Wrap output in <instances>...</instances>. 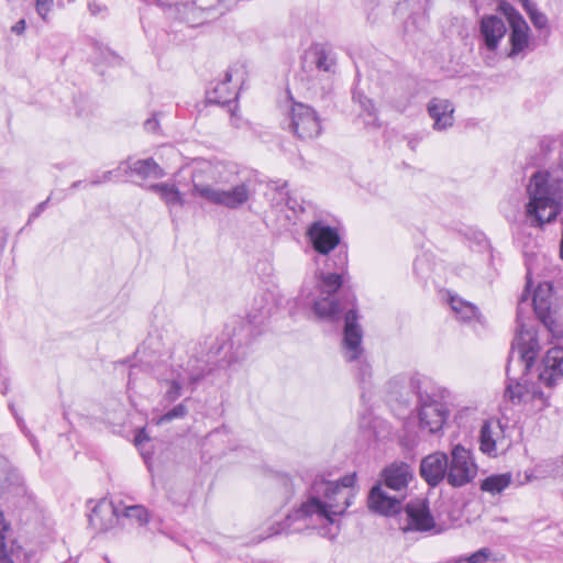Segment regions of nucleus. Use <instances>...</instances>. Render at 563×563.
Returning a JSON list of instances; mask_svg holds the SVG:
<instances>
[{
    "mask_svg": "<svg viewBox=\"0 0 563 563\" xmlns=\"http://www.w3.org/2000/svg\"><path fill=\"white\" fill-rule=\"evenodd\" d=\"M529 286L530 280L528 279L518 303L517 334L511 343L507 360V385L504 397L512 404L538 400L543 408L550 405V394L545 393L540 385L552 389L556 382L563 377V349L554 346L547 352L539 367L538 383L528 385L526 376L533 367L540 353L537 331L532 327H528L522 319V306L528 300L526 292Z\"/></svg>",
    "mask_w": 563,
    "mask_h": 563,
    "instance_id": "nucleus-1",
    "label": "nucleus"
},
{
    "mask_svg": "<svg viewBox=\"0 0 563 563\" xmlns=\"http://www.w3.org/2000/svg\"><path fill=\"white\" fill-rule=\"evenodd\" d=\"M346 266L347 253L345 251H340L332 258H328L327 267L341 273H320L319 296L313 301L312 309L319 319L329 322L340 320L344 312L342 347L345 358L353 362L358 360L363 353V330L358 323L356 297L350 289L344 288L343 272Z\"/></svg>",
    "mask_w": 563,
    "mask_h": 563,
    "instance_id": "nucleus-2",
    "label": "nucleus"
},
{
    "mask_svg": "<svg viewBox=\"0 0 563 563\" xmlns=\"http://www.w3.org/2000/svg\"><path fill=\"white\" fill-rule=\"evenodd\" d=\"M356 482V474H347L336 482L316 477L309 490V497L295 512L296 519L317 515L334 522V516H341L350 507L354 498L352 489Z\"/></svg>",
    "mask_w": 563,
    "mask_h": 563,
    "instance_id": "nucleus-3",
    "label": "nucleus"
},
{
    "mask_svg": "<svg viewBox=\"0 0 563 563\" xmlns=\"http://www.w3.org/2000/svg\"><path fill=\"white\" fill-rule=\"evenodd\" d=\"M526 218L531 227L543 228L556 220L563 209V179L549 170H538L527 187Z\"/></svg>",
    "mask_w": 563,
    "mask_h": 563,
    "instance_id": "nucleus-4",
    "label": "nucleus"
},
{
    "mask_svg": "<svg viewBox=\"0 0 563 563\" xmlns=\"http://www.w3.org/2000/svg\"><path fill=\"white\" fill-rule=\"evenodd\" d=\"M218 167L209 162L198 163L191 170V187L188 192L209 203L223 206L229 209H238L243 206L251 196V189L246 181H243L232 189L221 190L213 187L217 183Z\"/></svg>",
    "mask_w": 563,
    "mask_h": 563,
    "instance_id": "nucleus-5",
    "label": "nucleus"
},
{
    "mask_svg": "<svg viewBox=\"0 0 563 563\" xmlns=\"http://www.w3.org/2000/svg\"><path fill=\"white\" fill-rule=\"evenodd\" d=\"M409 388L416 394L418 399L420 428L431 434L441 432L450 413L445 405L434 399L429 394L423 393L421 390V383L416 377L410 378Z\"/></svg>",
    "mask_w": 563,
    "mask_h": 563,
    "instance_id": "nucleus-6",
    "label": "nucleus"
},
{
    "mask_svg": "<svg viewBox=\"0 0 563 563\" xmlns=\"http://www.w3.org/2000/svg\"><path fill=\"white\" fill-rule=\"evenodd\" d=\"M477 467L470 450L461 444L453 446L451 461H448V484L452 487H462L471 483L476 476Z\"/></svg>",
    "mask_w": 563,
    "mask_h": 563,
    "instance_id": "nucleus-7",
    "label": "nucleus"
},
{
    "mask_svg": "<svg viewBox=\"0 0 563 563\" xmlns=\"http://www.w3.org/2000/svg\"><path fill=\"white\" fill-rule=\"evenodd\" d=\"M289 115V128L295 136L301 140H310L320 136L322 131L321 121L314 109L310 106L295 102L291 106Z\"/></svg>",
    "mask_w": 563,
    "mask_h": 563,
    "instance_id": "nucleus-8",
    "label": "nucleus"
},
{
    "mask_svg": "<svg viewBox=\"0 0 563 563\" xmlns=\"http://www.w3.org/2000/svg\"><path fill=\"white\" fill-rule=\"evenodd\" d=\"M404 509L407 515V526L402 528L405 532H429L435 528V521L426 498L410 500Z\"/></svg>",
    "mask_w": 563,
    "mask_h": 563,
    "instance_id": "nucleus-9",
    "label": "nucleus"
},
{
    "mask_svg": "<svg viewBox=\"0 0 563 563\" xmlns=\"http://www.w3.org/2000/svg\"><path fill=\"white\" fill-rule=\"evenodd\" d=\"M380 483L375 484L367 497V506L369 510L382 516L393 517L402 510V503L407 495H389L386 493Z\"/></svg>",
    "mask_w": 563,
    "mask_h": 563,
    "instance_id": "nucleus-10",
    "label": "nucleus"
},
{
    "mask_svg": "<svg viewBox=\"0 0 563 563\" xmlns=\"http://www.w3.org/2000/svg\"><path fill=\"white\" fill-rule=\"evenodd\" d=\"M413 473L411 466L404 461H395L385 466L380 472V483L386 488L395 490L399 495H406L409 482Z\"/></svg>",
    "mask_w": 563,
    "mask_h": 563,
    "instance_id": "nucleus-11",
    "label": "nucleus"
},
{
    "mask_svg": "<svg viewBox=\"0 0 563 563\" xmlns=\"http://www.w3.org/2000/svg\"><path fill=\"white\" fill-rule=\"evenodd\" d=\"M509 44L510 51L508 57L515 58L519 55H526L527 52L532 51L530 27L525 19L515 13L509 16Z\"/></svg>",
    "mask_w": 563,
    "mask_h": 563,
    "instance_id": "nucleus-12",
    "label": "nucleus"
},
{
    "mask_svg": "<svg viewBox=\"0 0 563 563\" xmlns=\"http://www.w3.org/2000/svg\"><path fill=\"white\" fill-rule=\"evenodd\" d=\"M307 236L313 250L322 255H328L341 241L338 230L322 221L312 222L307 230Z\"/></svg>",
    "mask_w": 563,
    "mask_h": 563,
    "instance_id": "nucleus-13",
    "label": "nucleus"
},
{
    "mask_svg": "<svg viewBox=\"0 0 563 563\" xmlns=\"http://www.w3.org/2000/svg\"><path fill=\"white\" fill-rule=\"evenodd\" d=\"M506 32V23L504 19L498 15H484L479 21V38L483 47L489 53L497 51Z\"/></svg>",
    "mask_w": 563,
    "mask_h": 563,
    "instance_id": "nucleus-14",
    "label": "nucleus"
},
{
    "mask_svg": "<svg viewBox=\"0 0 563 563\" xmlns=\"http://www.w3.org/2000/svg\"><path fill=\"white\" fill-rule=\"evenodd\" d=\"M532 306L536 316L548 329L554 333L556 321L552 313V285L550 283L539 284L532 297Z\"/></svg>",
    "mask_w": 563,
    "mask_h": 563,
    "instance_id": "nucleus-15",
    "label": "nucleus"
},
{
    "mask_svg": "<svg viewBox=\"0 0 563 563\" xmlns=\"http://www.w3.org/2000/svg\"><path fill=\"white\" fill-rule=\"evenodd\" d=\"M420 476L431 487L438 486L443 479L448 481V455L434 452L423 457L420 463Z\"/></svg>",
    "mask_w": 563,
    "mask_h": 563,
    "instance_id": "nucleus-16",
    "label": "nucleus"
},
{
    "mask_svg": "<svg viewBox=\"0 0 563 563\" xmlns=\"http://www.w3.org/2000/svg\"><path fill=\"white\" fill-rule=\"evenodd\" d=\"M122 504H113L107 499H100L91 509L89 525L96 531H107L112 528L120 518Z\"/></svg>",
    "mask_w": 563,
    "mask_h": 563,
    "instance_id": "nucleus-17",
    "label": "nucleus"
},
{
    "mask_svg": "<svg viewBox=\"0 0 563 563\" xmlns=\"http://www.w3.org/2000/svg\"><path fill=\"white\" fill-rule=\"evenodd\" d=\"M233 70L225 71L223 79L212 81L207 89L206 98L209 103L229 104L238 98V92L231 87Z\"/></svg>",
    "mask_w": 563,
    "mask_h": 563,
    "instance_id": "nucleus-18",
    "label": "nucleus"
},
{
    "mask_svg": "<svg viewBox=\"0 0 563 563\" xmlns=\"http://www.w3.org/2000/svg\"><path fill=\"white\" fill-rule=\"evenodd\" d=\"M427 109L435 130L441 131L453 125L454 106L450 100L434 97L428 102Z\"/></svg>",
    "mask_w": 563,
    "mask_h": 563,
    "instance_id": "nucleus-19",
    "label": "nucleus"
},
{
    "mask_svg": "<svg viewBox=\"0 0 563 563\" xmlns=\"http://www.w3.org/2000/svg\"><path fill=\"white\" fill-rule=\"evenodd\" d=\"M262 331L263 327L252 322L250 317L246 320H240L238 325L232 329V332L227 334L230 349L239 350L242 346L249 345Z\"/></svg>",
    "mask_w": 563,
    "mask_h": 563,
    "instance_id": "nucleus-20",
    "label": "nucleus"
},
{
    "mask_svg": "<svg viewBox=\"0 0 563 563\" xmlns=\"http://www.w3.org/2000/svg\"><path fill=\"white\" fill-rule=\"evenodd\" d=\"M278 302L272 291H263L254 297L251 311L247 313L252 322L258 323L261 327L265 324L273 313L276 311Z\"/></svg>",
    "mask_w": 563,
    "mask_h": 563,
    "instance_id": "nucleus-21",
    "label": "nucleus"
},
{
    "mask_svg": "<svg viewBox=\"0 0 563 563\" xmlns=\"http://www.w3.org/2000/svg\"><path fill=\"white\" fill-rule=\"evenodd\" d=\"M306 58L316 66L319 71L334 74L336 69V55L334 51L325 44H314L306 53Z\"/></svg>",
    "mask_w": 563,
    "mask_h": 563,
    "instance_id": "nucleus-22",
    "label": "nucleus"
},
{
    "mask_svg": "<svg viewBox=\"0 0 563 563\" xmlns=\"http://www.w3.org/2000/svg\"><path fill=\"white\" fill-rule=\"evenodd\" d=\"M206 376L205 371L199 372H189L187 378H185L181 374H178L177 377L166 380L167 389L164 394V400L167 402H175L180 398L183 386L186 380L191 386V390H195L197 383H199Z\"/></svg>",
    "mask_w": 563,
    "mask_h": 563,
    "instance_id": "nucleus-23",
    "label": "nucleus"
},
{
    "mask_svg": "<svg viewBox=\"0 0 563 563\" xmlns=\"http://www.w3.org/2000/svg\"><path fill=\"white\" fill-rule=\"evenodd\" d=\"M124 173L130 172L131 176H135L142 180L147 178H162L165 176L163 168L153 159H135L125 163Z\"/></svg>",
    "mask_w": 563,
    "mask_h": 563,
    "instance_id": "nucleus-24",
    "label": "nucleus"
},
{
    "mask_svg": "<svg viewBox=\"0 0 563 563\" xmlns=\"http://www.w3.org/2000/svg\"><path fill=\"white\" fill-rule=\"evenodd\" d=\"M450 306L452 310L456 313L457 318H460L463 321H478L482 322V313L479 312L478 308L468 302L463 300L460 297L451 296L450 297Z\"/></svg>",
    "mask_w": 563,
    "mask_h": 563,
    "instance_id": "nucleus-25",
    "label": "nucleus"
},
{
    "mask_svg": "<svg viewBox=\"0 0 563 563\" xmlns=\"http://www.w3.org/2000/svg\"><path fill=\"white\" fill-rule=\"evenodd\" d=\"M148 189L151 191L158 194L161 199L169 207H183L185 205V199L179 189L175 185H170L167 183L154 184L151 185Z\"/></svg>",
    "mask_w": 563,
    "mask_h": 563,
    "instance_id": "nucleus-26",
    "label": "nucleus"
},
{
    "mask_svg": "<svg viewBox=\"0 0 563 563\" xmlns=\"http://www.w3.org/2000/svg\"><path fill=\"white\" fill-rule=\"evenodd\" d=\"M510 483L511 475L509 473L490 475L482 482L481 489L490 494H499L507 488Z\"/></svg>",
    "mask_w": 563,
    "mask_h": 563,
    "instance_id": "nucleus-27",
    "label": "nucleus"
},
{
    "mask_svg": "<svg viewBox=\"0 0 563 563\" xmlns=\"http://www.w3.org/2000/svg\"><path fill=\"white\" fill-rule=\"evenodd\" d=\"M353 100L357 101L361 108V115H365L366 124H375L377 121L376 108L371 99L363 96L362 93H353Z\"/></svg>",
    "mask_w": 563,
    "mask_h": 563,
    "instance_id": "nucleus-28",
    "label": "nucleus"
},
{
    "mask_svg": "<svg viewBox=\"0 0 563 563\" xmlns=\"http://www.w3.org/2000/svg\"><path fill=\"white\" fill-rule=\"evenodd\" d=\"M121 516L129 519H134L141 526L148 522V512L146 508L141 505L121 507L120 517Z\"/></svg>",
    "mask_w": 563,
    "mask_h": 563,
    "instance_id": "nucleus-29",
    "label": "nucleus"
},
{
    "mask_svg": "<svg viewBox=\"0 0 563 563\" xmlns=\"http://www.w3.org/2000/svg\"><path fill=\"white\" fill-rule=\"evenodd\" d=\"M76 115L80 119H88L97 114V106L88 98L80 97L75 101Z\"/></svg>",
    "mask_w": 563,
    "mask_h": 563,
    "instance_id": "nucleus-30",
    "label": "nucleus"
},
{
    "mask_svg": "<svg viewBox=\"0 0 563 563\" xmlns=\"http://www.w3.org/2000/svg\"><path fill=\"white\" fill-rule=\"evenodd\" d=\"M479 443H481V450L484 453H492L496 450V442L493 438V432L490 424L486 421L481 427L479 431Z\"/></svg>",
    "mask_w": 563,
    "mask_h": 563,
    "instance_id": "nucleus-31",
    "label": "nucleus"
},
{
    "mask_svg": "<svg viewBox=\"0 0 563 563\" xmlns=\"http://www.w3.org/2000/svg\"><path fill=\"white\" fill-rule=\"evenodd\" d=\"M187 413H188V408L184 401V402L176 405L174 408H172L170 410H168L167 412L162 415L157 419L156 423L157 424L167 423L175 419L184 418Z\"/></svg>",
    "mask_w": 563,
    "mask_h": 563,
    "instance_id": "nucleus-32",
    "label": "nucleus"
},
{
    "mask_svg": "<svg viewBox=\"0 0 563 563\" xmlns=\"http://www.w3.org/2000/svg\"><path fill=\"white\" fill-rule=\"evenodd\" d=\"M8 529L9 525L5 521L3 514L0 511V563H14L5 548V532Z\"/></svg>",
    "mask_w": 563,
    "mask_h": 563,
    "instance_id": "nucleus-33",
    "label": "nucleus"
},
{
    "mask_svg": "<svg viewBox=\"0 0 563 563\" xmlns=\"http://www.w3.org/2000/svg\"><path fill=\"white\" fill-rule=\"evenodd\" d=\"M529 18L538 30L547 29L548 26V18L544 13L540 12L533 4L526 5Z\"/></svg>",
    "mask_w": 563,
    "mask_h": 563,
    "instance_id": "nucleus-34",
    "label": "nucleus"
},
{
    "mask_svg": "<svg viewBox=\"0 0 563 563\" xmlns=\"http://www.w3.org/2000/svg\"><path fill=\"white\" fill-rule=\"evenodd\" d=\"M490 552L488 549H481L468 556H460L454 563H484L487 561Z\"/></svg>",
    "mask_w": 563,
    "mask_h": 563,
    "instance_id": "nucleus-35",
    "label": "nucleus"
},
{
    "mask_svg": "<svg viewBox=\"0 0 563 563\" xmlns=\"http://www.w3.org/2000/svg\"><path fill=\"white\" fill-rule=\"evenodd\" d=\"M157 115H158L157 113L153 114L151 118L146 119L143 123V129L145 130V132H147L148 135L154 136V137L163 136Z\"/></svg>",
    "mask_w": 563,
    "mask_h": 563,
    "instance_id": "nucleus-36",
    "label": "nucleus"
},
{
    "mask_svg": "<svg viewBox=\"0 0 563 563\" xmlns=\"http://www.w3.org/2000/svg\"><path fill=\"white\" fill-rule=\"evenodd\" d=\"M122 170H123L122 165H120L117 169L108 170V172L102 173L101 175H97L91 178L90 185L98 186V185L108 183V181L112 180L113 177H118Z\"/></svg>",
    "mask_w": 563,
    "mask_h": 563,
    "instance_id": "nucleus-37",
    "label": "nucleus"
},
{
    "mask_svg": "<svg viewBox=\"0 0 563 563\" xmlns=\"http://www.w3.org/2000/svg\"><path fill=\"white\" fill-rule=\"evenodd\" d=\"M52 4L53 0H36V12L44 21H47Z\"/></svg>",
    "mask_w": 563,
    "mask_h": 563,
    "instance_id": "nucleus-38",
    "label": "nucleus"
},
{
    "mask_svg": "<svg viewBox=\"0 0 563 563\" xmlns=\"http://www.w3.org/2000/svg\"><path fill=\"white\" fill-rule=\"evenodd\" d=\"M371 374H372L371 365L365 362H361L358 364L357 374H356L360 383L365 384L367 378L371 377Z\"/></svg>",
    "mask_w": 563,
    "mask_h": 563,
    "instance_id": "nucleus-39",
    "label": "nucleus"
},
{
    "mask_svg": "<svg viewBox=\"0 0 563 563\" xmlns=\"http://www.w3.org/2000/svg\"><path fill=\"white\" fill-rule=\"evenodd\" d=\"M285 203L288 207V209L292 210L294 212L305 211L302 205L296 198L291 197L288 192H286Z\"/></svg>",
    "mask_w": 563,
    "mask_h": 563,
    "instance_id": "nucleus-40",
    "label": "nucleus"
},
{
    "mask_svg": "<svg viewBox=\"0 0 563 563\" xmlns=\"http://www.w3.org/2000/svg\"><path fill=\"white\" fill-rule=\"evenodd\" d=\"M148 440H150V437L146 433L145 429H140L134 438L135 445H137V446H140L144 442H147Z\"/></svg>",
    "mask_w": 563,
    "mask_h": 563,
    "instance_id": "nucleus-41",
    "label": "nucleus"
},
{
    "mask_svg": "<svg viewBox=\"0 0 563 563\" xmlns=\"http://www.w3.org/2000/svg\"><path fill=\"white\" fill-rule=\"evenodd\" d=\"M88 9L91 12V14L95 15L102 12L104 10V7L97 1H91L88 3Z\"/></svg>",
    "mask_w": 563,
    "mask_h": 563,
    "instance_id": "nucleus-42",
    "label": "nucleus"
},
{
    "mask_svg": "<svg viewBox=\"0 0 563 563\" xmlns=\"http://www.w3.org/2000/svg\"><path fill=\"white\" fill-rule=\"evenodd\" d=\"M25 30V21L19 20L12 27L11 31L15 34H22Z\"/></svg>",
    "mask_w": 563,
    "mask_h": 563,
    "instance_id": "nucleus-43",
    "label": "nucleus"
},
{
    "mask_svg": "<svg viewBox=\"0 0 563 563\" xmlns=\"http://www.w3.org/2000/svg\"><path fill=\"white\" fill-rule=\"evenodd\" d=\"M47 202H48V200H45V201L38 203L36 206L35 210L32 212L31 219L37 218L44 211V209L46 208Z\"/></svg>",
    "mask_w": 563,
    "mask_h": 563,
    "instance_id": "nucleus-44",
    "label": "nucleus"
},
{
    "mask_svg": "<svg viewBox=\"0 0 563 563\" xmlns=\"http://www.w3.org/2000/svg\"><path fill=\"white\" fill-rule=\"evenodd\" d=\"M0 390L2 395L7 394L8 390V378L0 372Z\"/></svg>",
    "mask_w": 563,
    "mask_h": 563,
    "instance_id": "nucleus-45",
    "label": "nucleus"
},
{
    "mask_svg": "<svg viewBox=\"0 0 563 563\" xmlns=\"http://www.w3.org/2000/svg\"><path fill=\"white\" fill-rule=\"evenodd\" d=\"M5 241H7L5 235L0 231V253L4 249Z\"/></svg>",
    "mask_w": 563,
    "mask_h": 563,
    "instance_id": "nucleus-46",
    "label": "nucleus"
},
{
    "mask_svg": "<svg viewBox=\"0 0 563 563\" xmlns=\"http://www.w3.org/2000/svg\"><path fill=\"white\" fill-rule=\"evenodd\" d=\"M82 184L81 180H77V181H74L70 186L71 189H76V188H79L80 185Z\"/></svg>",
    "mask_w": 563,
    "mask_h": 563,
    "instance_id": "nucleus-47",
    "label": "nucleus"
},
{
    "mask_svg": "<svg viewBox=\"0 0 563 563\" xmlns=\"http://www.w3.org/2000/svg\"><path fill=\"white\" fill-rule=\"evenodd\" d=\"M224 349V344L220 345L217 351H216V354H220L221 351Z\"/></svg>",
    "mask_w": 563,
    "mask_h": 563,
    "instance_id": "nucleus-48",
    "label": "nucleus"
},
{
    "mask_svg": "<svg viewBox=\"0 0 563 563\" xmlns=\"http://www.w3.org/2000/svg\"><path fill=\"white\" fill-rule=\"evenodd\" d=\"M285 187H287V183H284L283 187L279 188L280 194L283 192Z\"/></svg>",
    "mask_w": 563,
    "mask_h": 563,
    "instance_id": "nucleus-49",
    "label": "nucleus"
}]
</instances>
